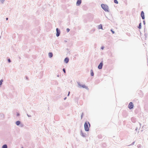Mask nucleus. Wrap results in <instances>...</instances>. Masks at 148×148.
<instances>
[{
	"label": "nucleus",
	"mask_w": 148,
	"mask_h": 148,
	"mask_svg": "<svg viewBox=\"0 0 148 148\" xmlns=\"http://www.w3.org/2000/svg\"><path fill=\"white\" fill-rule=\"evenodd\" d=\"M85 130L86 131H88L89 130L90 125L88 123L86 122L84 125Z\"/></svg>",
	"instance_id": "nucleus-2"
},
{
	"label": "nucleus",
	"mask_w": 148,
	"mask_h": 148,
	"mask_svg": "<svg viewBox=\"0 0 148 148\" xmlns=\"http://www.w3.org/2000/svg\"><path fill=\"white\" fill-rule=\"evenodd\" d=\"M16 125H18L20 124V122L19 121H18L16 122Z\"/></svg>",
	"instance_id": "nucleus-14"
},
{
	"label": "nucleus",
	"mask_w": 148,
	"mask_h": 148,
	"mask_svg": "<svg viewBox=\"0 0 148 148\" xmlns=\"http://www.w3.org/2000/svg\"><path fill=\"white\" fill-rule=\"evenodd\" d=\"M8 18H6V20H8Z\"/></svg>",
	"instance_id": "nucleus-34"
},
{
	"label": "nucleus",
	"mask_w": 148,
	"mask_h": 148,
	"mask_svg": "<svg viewBox=\"0 0 148 148\" xmlns=\"http://www.w3.org/2000/svg\"><path fill=\"white\" fill-rule=\"evenodd\" d=\"M2 148H7V146L6 145H4L2 146Z\"/></svg>",
	"instance_id": "nucleus-15"
},
{
	"label": "nucleus",
	"mask_w": 148,
	"mask_h": 148,
	"mask_svg": "<svg viewBox=\"0 0 148 148\" xmlns=\"http://www.w3.org/2000/svg\"><path fill=\"white\" fill-rule=\"evenodd\" d=\"M138 27L140 29H141V23H139V24L138 26Z\"/></svg>",
	"instance_id": "nucleus-12"
},
{
	"label": "nucleus",
	"mask_w": 148,
	"mask_h": 148,
	"mask_svg": "<svg viewBox=\"0 0 148 148\" xmlns=\"http://www.w3.org/2000/svg\"><path fill=\"white\" fill-rule=\"evenodd\" d=\"M4 1V0H1V2L3 3Z\"/></svg>",
	"instance_id": "nucleus-24"
},
{
	"label": "nucleus",
	"mask_w": 148,
	"mask_h": 148,
	"mask_svg": "<svg viewBox=\"0 0 148 148\" xmlns=\"http://www.w3.org/2000/svg\"><path fill=\"white\" fill-rule=\"evenodd\" d=\"M104 48V47H103V46H102V47H101V49H102V50Z\"/></svg>",
	"instance_id": "nucleus-22"
},
{
	"label": "nucleus",
	"mask_w": 148,
	"mask_h": 148,
	"mask_svg": "<svg viewBox=\"0 0 148 148\" xmlns=\"http://www.w3.org/2000/svg\"><path fill=\"white\" fill-rule=\"evenodd\" d=\"M103 65V62L102 61L99 64V65L98 66V68L99 69H102V68Z\"/></svg>",
	"instance_id": "nucleus-5"
},
{
	"label": "nucleus",
	"mask_w": 148,
	"mask_h": 148,
	"mask_svg": "<svg viewBox=\"0 0 148 148\" xmlns=\"http://www.w3.org/2000/svg\"><path fill=\"white\" fill-rule=\"evenodd\" d=\"M135 143V142H133L131 145H134V144Z\"/></svg>",
	"instance_id": "nucleus-20"
},
{
	"label": "nucleus",
	"mask_w": 148,
	"mask_h": 148,
	"mask_svg": "<svg viewBox=\"0 0 148 148\" xmlns=\"http://www.w3.org/2000/svg\"><path fill=\"white\" fill-rule=\"evenodd\" d=\"M81 2H82L81 0H77V3H76V5H79L81 3Z\"/></svg>",
	"instance_id": "nucleus-7"
},
{
	"label": "nucleus",
	"mask_w": 148,
	"mask_h": 148,
	"mask_svg": "<svg viewBox=\"0 0 148 148\" xmlns=\"http://www.w3.org/2000/svg\"><path fill=\"white\" fill-rule=\"evenodd\" d=\"M3 82V80L1 79L0 81V86L2 85V82Z\"/></svg>",
	"instance_id": "nucleus-18"
},
{
	"label": "nucleus",
	"mask_w": 148,
	"mask_h": 148,
	"mask_svg": "<svg viewBox=\"0 0 148 148\" xmlns=\"http://www.w3.org/2000/svg\"><path fill=\"white\" fill-rule=\"evenodd\" d=\"M91 75L92 76V72L91 71Z\"/></svg>",
	"instance_id": "nucleus-28"
},
{
	"label": "nucleus",
	"mask_w": 148,
	"mask_h": 148,
	"mask_svg": "<svg viewBox=\"0 0 148 148\" xmlns=\"http://www.w3.org/2000/svg\"><path fill=\"white\" fill-rule=\"evenodd\" d=\"M139 124H140V127H141V123H139Z\"/></svg>",
	"instance_id": "nucleus-30"
},
{
	"label": "nucleus",
	"mask_w": 148,
	"mask_h": 148,
	"mask_svg": "<svg viewBox=\"0 0 148 148\" xmlns=\"http://www.w3.org/2000/svg\"><path fill=\"white\" fill-rule=\"evenodd\" d=\"M137 147L138 148H141V147H142V146H141V145L139 144V145H137Z\"/></svg>",
	"instance_id": "nucleus-16"
},
{
	"label": "nucleus",
	"mask_w": 148,
	"mask_h": 148,
	"mask_svg": "<svg viewBox=\"0 0 148 148\" xmlns=\"http://www.w3.org/2000/svg\"><path fill=\"white\" fill-rule=\"evenodd\" d=\"M141 16L143 19H144L145 18L144 13L143 11H142L141 12Z\"/></svg>",
	"instance_id": "nucleus-6"
},
{
	"label": "nucleus",
	"mask_w": 148,
	"mask_h": 148,
	"mask_svg": "<svg viewBox=\"0 0 148 148\" xmlns=\"http://www.w3.org/2000/svg\"><path fill=\"white\" fill-rule=\"evenodd\" d=\"M63 71H64V73H66V71H65V69H63Z\"/></svg>",
	"instance_id": "nucleus-21"
},
{
	"label": "nucleus",
	"mask_w": 148,
	"mask_h": 148,
	"mask_svg": "<svg viewBox=\"0 0 148 148\" xmlns=\"http://www.w3.org/2000/svg\"><path fill=\"white\" fill-rule=\"evenodd\" d=\"M143 23L144 25H145V20L143 21Z\"/></svg>",
	"instance_id": "nucleus-23"
},
{
	"label": "nucleus",
	"mask_w": 148,
	"mask_h": 148,
	"mask_svg": "<svg viewBox=\"0 0 148 148\" xmlns=\"http://www.w3.org/2000/svg\"><path fill=\"white\" fill-rule=\"evenodd\" d=\"M78 84L79 85V87L80 88H82L87 89H88V87L84 84H82L80 83H78Z\"/></svg>",
	"instance_id": "nucleus-3"
},
{
	"label": "nucleus",
	"mask_w": 148,
	"mask_h": 148,
	"mask_svg": "<svg viewBox=\"0 0 148 148\" xmlns=\"http://www.w3.org/2000/svg\"><path fill=\"white\" fill-rule=\"evenodd\" d=\"M138 128L137 127H136V129H135V130H136V131L137 130Z\"/></svg>",
	"instance_id": "nucleus-29"
},
{
	"label": "nucleus",
	"mask_w": 148,
	"mask_h": 148,
	"mask_svg": "<svg viewBox=\"0 0 148 148\" xmlns=\"http://www.w3.org/2000/svg\"><path fill=\"white\" fill-rule=\"evenodd\" d=\"M131 121H132V122L133 123H135V122H136V120L134 118V117L132 118L131 119Z\"/></svg>",
	"instance_id": "nucleus-9"
},
{
	"label": "nucleus",
	"mask_w": 148,
	"mask_h": 148,
	"mask_svg": "<svg viewBox=\"0 0 148 148\" xmlns=\"http://www.w3.org/2000/svg\"><path fill=\"white\" fill-rule=\"evenodd\" d=\"M98 28L99 29H103L102 25L101 24H100L98 26Z\"/></svg>",
	"instance_id": "nucleus-11"
},
{
	"label": "nucleus",
	"mask_w": 148,
	"mask_h": 148,
	"mask_svg": "<svg viewBox=\"0 0 148 148\" xmlns=\"http://www.w3.org/2000/svg\"><path fill=\"white\" fill-rule=\"evenodd\" d=\"M66 97L64 99V100H65V99H66Z\"/></svg>",
	"instance_id": "nucleus-31"
},
{
	"label": "nucleus",
	"mask_w": 148,
	"mask_h": 148,
	"mask_svg": "<svg viewBox=\"0 0 148 148\" xmlns=\"http://www.w3.org/2000/svg\"><path fill=\"white\" fill-rule=\"evenodd\" d=\"M83 115V113H82V115H81V119H82V118Z\"/></svg>",
	"instance_id": "nucleus-26"
},
{
	"label": "nucleus",
	"mask_w": 148,
	"mask_h": 148,
	"mask_svg": "<svg viewBox=\"0 0 148 148\" xmlns=\"http://www.w3.org/2000/svg\"><path fill=\"white\" fill-rule=\"evenodd\" d=\"M49 56L50 58H51L53 56V54L51 53H49Z\"/></svg>",
	"instance_id": "nucleus-13"
},
{
	"label": "nucleus",
	"mask_w": 148,
	"mask_h": 148,
	"mask_svg": "<svg viewBox=\"0 0 148 148\" xmlns=\"http://www.w3.org/2000/svg\"><path fill=\"white\" fill-rule=\"evenodd\" d=\"M69 93H68V96H69Z\"/></svg>",
	"instance_id": "nucleus-32"
},
{
	"label": "nucleus",
	"mask_w": 148,
	"mask_h": 148,
	"mask_svg": "<svg viewBox=\"0 0 148 148\" xmlns=\"http://www.w3.org/2000/svg\"><path fill=\"white\" fill-rule=\"evenodd\" d=\"M102 8L106 12H109V10L108 6L106 4H102L101 5Z\"/></svg>",
	"instance_id": "nucleus-1"
},
{
	"label": "nucleus",
	"mask_w": 148,
	"mask_h": 148,
	"mask_svg": "<svg viewBox=\"0 0 148 148\" xmlns=\"http://www.w3.org/2000/svg\"><path fill=\"white\" fill-rule=\"evenodd\" d=\"M110 31L113 34L114 33H115L114 31H113L112 29H111Z\"/></svg>",
	"instance_id": "nucleus-19"
},
{
	"label": "nucleus",
	"mask_w": 148,
	"mask_h": 148,
	"mask_svg": "<svg viewBox=\"0 0 148 148\" xmlns=\"http://www.w3.org/2000/svg\"><path fill=\"white\" fill-rule=\"evenodd\" d=\"M93 76L94 75V73H93Z\"/></svg>",
	"instance_id": "nucleus-35"
},
{
	"label": "nucleus",
	"mask_w": 148,
	"mask_h": 148,
	"mask_svg": "<svg viewBox=\"0 0 148 148\" xmlns=\"http://www.w3.org/2000/svg\"><path fill=\"white\" fill-rule=\"evenodd\" d=\"M114 3L116 4H118V2L117 0H114Z\"/></svg>",
	"instance_id": "nucleus-17"
},
{
	"label": "nucleus",
	"mask_w": 148,
	"mask_h": 148,
	"mask_svg": "<svg viewBox=\"0 0 148 148\" xmlns=\"http://www.w3.org/2000/svg\"><path fill=\"white\" fill-rule=\"evenodd\" d=\"M64 61L65 62L67 63L69 61V58H66L64 59Z\"/></svg>",
	"instance_id": "nucleus-10"
},
{
	"label": "nucleus",
	"mask_w": 148,
	"mask_h": 148,
	"mask_svg": "<svg viewBox=\"0 0 148 148\" xmlns=\"http://www.w3.org/2000/svg\"><path fill=\"white\" fill-rule=\"evenodd\" d=\"M134 106V105L132 102H130L128 105V108L130 109H132L133 108Z\"/></svg>",
	"instance_id": "nucleus-4"
},
{
	"label": "nucleus",
	"mask_w": 148,
	"mask_h": 148,
	"mask_svg": "<svg viewBox=\"0 0 148 148\" xmlns=\"http://www.w3.org/2000/svg\"><path fill=\"white\" fill-rule=\"evenodd\" d=\"M56 32L57 33L56 35L57 37H58L59 36L60 34V32L59 30H58V28L56 29Z\"/></svg>",
	"instance_id": "nucleus-8"
},
{
	"label": "nucleus",
	"mask_w": 148,
	"mask_h": 148,
	"mask_svg": "<svg viewBox=\"0 0 148 148\" xmlns=\"http://www.w3.org/2000/svg\"><path fill=\"white\" fill-rule=\"evenodd\" d=\"M19 115V114H17V116H18Z\"/></svg>",
	"instance_id": "nucleus-33"
},
{
	"label": "nucleus",
	"mask_w": 148,
	"mask_h": 148,
	"mask_svg": "<svg viewBox=\"0 0 148 148\" xmlns=\"http://www.w3.org/2000/svg\"><path fill=\"white\" fill-rule=\"evenodd\" d=\"M8 61L9 62H11V61L10 59H9L8 60Z\"/></svg>",
	"instance_id": "nucleus-27"
},
{
	"label": "nucleus",
	"mask_w": 148,
	"mask_h": 148,
	"mask_svg": "<svg viewBox=\"0 0 148 148\" xmlns=\"http://www.w3.org/2000/svg\"><path fill=\"white\" fill-rule=\"evenodd\" d=\"M69 30H70V29H69L67 28V31L68 32H69Z\"/></svg>",
	"instance_id": "nucleus-25"
}]
</instances>
